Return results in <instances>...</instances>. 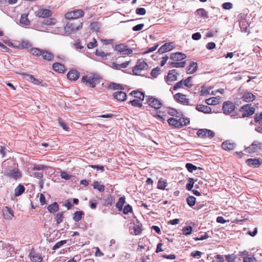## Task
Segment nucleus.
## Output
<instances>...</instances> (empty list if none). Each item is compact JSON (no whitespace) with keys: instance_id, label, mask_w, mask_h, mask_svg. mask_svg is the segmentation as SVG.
Listing matches in <instances>:
<instances>
[{"instance_id":"obj_1","label":"nucleus","mask_w":262,"mask_h":262,"mask_svg":"<svg viewBox=\"0 0 262 262\" xmlns=\"http://www.w3.org/2000/svg\"><path fill=\"white\" fill-rule=\"evenodd\" d=\"M169 125L173 126L177 128H180L183 126L188 125L189 123V120L183 117L179 119L174 118H170L167 120Z\"/></svg>"},{"instance_id":"obj_2","label":"nucleus","mask_w":262,"mask_h":262,"mask_svg":"<svg viewBox=\"0 0 262 262\" xmlns=\"http://www.w3.org/2000/svg\"><path fill=\"white\" fill-rule=\"evenodd\" d=\"M82 28V23H68L64 27V30L67 35L74 33Z\"/></svg>"},{"instance_id":"obj_3","label":"nucleus","mask_w":262,"mask_h":262,"mask_svg":"<svg viewBox=\"0 0 262 262\" xmlns=\"http://www.w3.org/2000/svg\"><path fill=\"white\" fill-rule=\"evenodd\" d=\"M148 68V65L143 59H138L136 64L133 68V72L134 75H140L143 71L147 70Z\"/></svg>"},{"instance_id":"obj_4","label":"nucleus","mask_w":262,"mask_h":262,"mask_svg":"<svg viewBox=\"0 0 262 262\" xmlns=\"http://www.w3.org/2000/svg\"><path fill=\"white\" fill-rule=\"evenodd\" d=\"M84 12L81 9H76L66 13L64 17L67 19H77L84 15Z\"/></svg>"},{"instance_id":"obj_5","label":"nucleus","mask_w":262,"mask_h":262,"mask_svg":"<svg viewBox=\"0 0 262 262\" xmlns=\"http://www.w3.org/2000/svg\"><path fill=\"white\" fill-rule=\"evenodd\" d=\"M115 49L121 55H128L133 53L131 49L127 48V46L122 43L116 45Z\"/></svg>"},{"instance_id":"obj_6","label":"nucleus","mask_w":262,"mask_h":262,"mask_svg":"<svg viewBox=\"0 0 262 262\" xmlns=\"http://www.w3.org/2000/svg\"><path fill=\"white\" fill-rule=\"evenodd\" d=\"M147 103L150 106L155 110H159L162 106V103L160 100L152 96L148 97Z\"/></svg>"},{"instance_id":"obj_7","label":"nucleus","mask_w":262,"mask_h":262,"mask_svg":"<svg viewBox=\"0 0 262 262\" xmlns=\"http://www.w3.org/2000/svg\"><path fill=\"white\" fill-rule=\"evenodd\" d=\"M97 77L94 75L84 76L82 78V81L88 86L94 88L96 86Z\"/></svg>"},{"instance_id":"obj_8","label":"nucleus","mask_w":262,"mask_h":262,"mask_svg":"<svg viewBox=\"0 0 262 262\" xmlns=\"http://www.w3.org/2000/svg\"><path fill=\"white\" fill-rule=\"evenodd\" d=\"M262 150V142L254 141L250 146L246 149L248 152L253 153Z\"/></svg>"},{"instance_id":"obj_9","label":"nucleus","mask_w":262,"mask_h":262,"mask_svg":"<svg viewBox=\"0 0 262 262\" xmlns=\"http://www.w3.org/2000/svg\"><path fill=\"white\" fill-rule=\"evenodd\" d=\"M24 79L29 81L30 82L35 84L39 85L41 83L42 80L40 79L35 78L34 76L25 73L20 74Z\"/></svg>"},{"instance_id":"obj_10","label":"nucleus","mask_w":262,"mask_h":262,"mask_svg":"<svg viewBox=\"0 0 262 262\" xmlns=\"http://www.w3.org/2000/svg\"><path fill=\"white\" fill-rule=\"evenodd\" d=\"M178 74L179 73L177 70H172L169 71L167 76L165 79L166 82L169 85L171 84V82L177 80V76Z\"/></svg>"},{"instance_id":"obj_11","label":"nucleus","mask_w":262,"mask_h":262,"mask_svg":"<svg viewBox=\"0 0 262 262\" xmlns=\"http://www.w3.org/2000/svg\"><path fill=\"white\" fill-rule=\"evenodd\" d=\"M241 110L244 112L242 114L243 117L251 116L253 115L255 112V108L252 106L251 104H247L242 106Z\"/></svg>"},{"instance_id":"obj_12","label":"nucleus","mask_w":262,"mask_h":262,"mask_svg":"<svg viewBox=\"0 0 262 262\" xmlns=\"http://www.w3.org/2000/svg\"><path fill=\"white\" fill-rule=\"evenodd\" d=\"M197 135L199 137L206 138L208 137L210 138H213L214 136V134L213 131L204 128L200 129L197 132Z\"/></svg>"},{"instance_id":"obj_13","label":"nucleus","mask_w":262,"mask_h":262,"mask_svg":"<svg viewBox=\"0 0 262 262\" xmlns=\"http://www.w3.org/2000/svg\"><path fill=\"white\" fill-rule=\"evenodd\" d=\"M35 15L38 17L48 18L52 15V12L46 9H40L35 12Z\"/></svg>"},{"instance_id":"obj_14","label":"nucleus","mask_w":262,"mask_h":262,"mask_svg":"<svg viewBox=\"0 0 262 262\" xmlns=\"http://www.w3.org/2000/svg\"><path fill=\"white\" fill-rule=\"evenodd\" d=\"M5 174L8 177L14 178L15 180H17L21 177L20 171L16 168L7 171L5 172Z\"/></svg>"},{"instance_id":"obj_15","label":"nucleus","mask_w":262,"mask_h":262,"mask_svg":"<svg viewBox=\"0 0 262 262\" xmlns=\"http://www.w3.org/2000/svg\"><path fill=\"white\" fill-rule=\"evenodd\" d=\"M235 108L234 105L233 103L227 101L223 103V111L224 114H229L234 111Z\"/></svg>"},{"instance_id":"obj_16","label":"nucleus","mask_w":262,"mask_h":262,"mask_svg":"<svg viewBox=\"0 0 262 262\" xmlns=\"http://www.w3.org/2000/svg\"><path fill=\"white\" fill-rule=\"evenodd\" d=\"M114 97L119 101H124L126 99V94L121 91H118L114 93Z\"/></svg>"},{"instance_id":"obj_17","label":"nucleus","mask_w":262,"mask_h":262,"mask_svg":"<svg viewBox=\"0 0 262 262\" xmlns=\"http://www.w3.org/2000/svg\"><path fill=\"white\" fill-rule=\"evenodd\" d=\"M29 257L32 262H41L42 258L41 255L32 250L29 253Z\"/></svg>"},{"instance_id":"obj_18","label":"nucleus","mask_w":262,"mask_h":262,"mask_svg":"<svg viewBox=\"0 0 262 262\" xmlns=\"http://www.w3.org/2000/svg\"><path fill=\"white\" fill-rule=\"evenodd\" d=\"M174 97L175 99H176L178 101L181 102L182 103L188 104L189 100L186 98V97L185 95L182 94V93H177L174 96Z\"/></svg>"},{"instance_id":"obj_19","label":"nucleus","mask_w":262,"mask_h":262,"mask_svg":"<svg viewBox=\"0 0 262 262\" xmlns=\"http://www.w3.org/2000/svg\"><path fill=\"white\" fill-rule=\"evenodd\" d=\"M173 48V43L169 42L166 43L162 46L158 50V52L161 53H163L167 51L171 50Z\"/></svg>"},{"instance_id":"obj_20","label":"nucleus","mask_w":262,"mask_h":262,"mask_svg":"<svg viewBox=\"0 0 262 262\" xmlns=\"http://www.w3.org/2000/svg\"><path fill=\"white\" fill-rule=\"evenodd\" d=\"M186 58V55L181 52L172 53L170 56V58L175 61L182 60Z\"/></svg>"},{"instance_id":"obj_21","label":"nucleus","mask_w":262,"mask_h":262,"mask_svg":"<svg viewBox=\"0 0 262 262\" xmlns=\"http://www.w3.org/2000/svg\"><path fill=\"white\" fill-rule=\"evenodd\" d=\"M3 215L7 220H11L14 216L13 211L9 207H6L3 211Z\"/></svg>"},{"instance_id":"obj_22","label":"nucleus","mask_w":262,"mask_h":262,"mask_svg":"<svg viewBox=\"0 0 262 262\" xmlns=\"http://www.w3.org/2000/svg\"><path fill=\"white\" fill-rule=\"evenodd\" d=\"M255 99V96L250 92H247L242 96V99L244 101L249 102L253 101Z\"/></svg>"},{"instance_id":"obj_23","label":"nucleus","mask_w":262,"mask_h":262,"mask_svg":"<svg viewBox=\"0 0 262 262\" xmlns=\"http://www.w3.org/2000/svg\"><path fill=\"white\" fill-rule=\"evenodd\" d=\"M246 162L249 166L254 167H258L261 164V162L260 161L256 159H248L246 161Z\"/></svg>"},{"instance_id":"obj_24","label":"nucleus","mask_w":262,"mask_h":262,"mask_svg":"<svg viewBox=\"0 0 262 262\" xmlns=\"http://www.w3.org/2000/svg\"><path fill=\"white\" fill-rule=\"evenodd\" d=\"M79 76V73L76 70H71L68 72L67 77L71 80H76Z\"/></svg>"},{"instance_id":"obj_25","label":"nucleus","mask_w":262,"mask_h":262,"mask_svg":"<svg viewBox=\"0 0 262 262\" xmlns=\"http://www.w3.org/2000/svg\"><path fill=\"white\" fill-rule=\"evenodd\" d=\"M196 110L206 114H209L211 112V108L210 107L202 104L197 105Z\"/></svg>"},{"instance_id":"obj_26","label":"nucleus","mask_w":262,"mask_h":262,"mask_svg":"<svg viewBox=\"0 0 262 262\" xmlns=\"http://www.w3.org/2000/svg\"><path fill=\"white\" fill-rule=\"evenodd\" d=\"M130 61H126L121 64H117L115 62L112 63V67L116 70H120L121 69H124L127 67Z\"/></svg>"},{"instance_id":"obj_27","label":"nucleus","mask_w":262,"mask_h":262,"mask_svg":"<svg viewBox=\"0 0 262 262\" xmlns=\"http://www.w3.org/2000/svg\"><path fill=\"white\" fill-rule=\"evenodd\" d=\"M53 69L55 71L60 73H63L65 71L64 66L58 62L54 63L53 64Z\"/></svg>"},{"instance_id":"obj_28","label":"nucleus","mask_w":262,"mask_h":262,"mask_svg":"<svg viewBox=\"0 0 262 262\" xmlns=\"http://www.w3.org/2000/svg\"><path fill=\"white\" fill-rule=\"evenodd\" d=\"M198 68V64L196 62L192 61L190 62L189 66L187 69V72L188 74L193 73Z\"/></svg>"},{"instance_id":"obj_29","label":"nucleus","mask_w":262,"mask_h":262,"mask_svg":"<svg viewBox=\"0 0 262 262\" xmlns=\"http://www.w3.org/2000/svg\"><path fill=\"white\" fill-rule=\"evenodd\" d=\"M93 187L94 189H96L100 192H103L105 190V186L101 184L98 181L94 182Z\"/></svg>"},{"instance_id":"obj_30","label":"nucleus","mask_w":262,"mask_h":262,"mask_svg":"<svg viewBox=\"0 0 262 262\" xmlns=\"http://www.w3.org/2000/svg\"><path fill=\"white\" fill-rule=\"evenodd\" d=\"M84 212L82 211H76L74 214L73 219L75 222H79L84 216Z\"/></svg>"},{"instance_id":"obj_31","label":"nucleus","mask_w":262,"mask_h":262,"mask_svg":"<svg viewBox=\"0 0 262 262\" xmlns=\"http://www.w3.org/2000/svg\"><path fill=\"white\" fill-rule=\"evenodd\" d=\"M41 55L44 59L48 61L52 60L54 58L53 54L51 52L43 50Z\"/></svg>"},{"instance_id":"obj_32","label":"nucleus","mask_w":262,"mask_h":262,"mask_svg":"<svg viewBox=\"0 0 262 262\" xmlns=\"http://www.w3.org/2000/svg\"><path fill=\"white\" fill-rule=\"evenodd\" d=\"M19 21L20 24L25 26H29L30 24V21L28 18V14L26 13L21 14Z\"/></svg>"},{"instance_id":"obj_33","label":"nucleus","mask_w":262,"mask_h":262,"mask_svg":"<svg viewBox=\"0 0 262 262\" xmlns=\"http://www.w3.org/2000/svg\"><path fill=\"white\" fill-rule=\"evenodd\" d=\"M222 147L224 150H230L234 148V144L227 141L222 143Z\"/></svg>"},{"instance_id":"obj_34","label":"nucleus","mask_w":262,"mask_h":262,"mask_svg":"<svg viewBox=\"0 0 262 262\" xmlns=\"http://www.w3.org/2000/svg\"><path fill=\"white\" fill-rule=\"evenodd\" d=\"M25 190V188L23 185L19 184L14 190V195L15 196L20 195Z\"/></svg>"},{"instance_id":"obj_35","label":"nucleus","mask_w":262,"mask_h":262,"mask_svg":"<svg viewBox=\"0 0 262 262\" xmlns=\"http://www.w3.org/2000/svg\"><path fill=\"white\" fill-rule=\"evenodd\" d=\"M134 97L137 98L141 100H143L144 98V94L138 91H133L131 93Z\"/></svg>"},{"instance_id":"obj_36","label":"nucleus","mask_w":262,"mask_h":262,"mask_svg":"<svg viewBox=\"0 0 262 262\" xmlns=\"http://www.w3.org/2000/svg\"><path fill=\"white\" fill-rule=\"evenodd\" d=\"M59 209V206L56 202L49 205L48 210L50 213H54L56 212Z\"/></svg>"},{"instance_id":"obj_37","label":"nucleus","mask_w":262,"mask_h":262,"mask_svg":"<svg viewBox=\"0 0 262 262\" xmlns=\"http://www.w3.org/2000/svg\"><path fill=\"white\" fill-rule=\"evenodd\" d=\"M206 102L208 105H216L220 102V99L216 97H212L206 99Z\"/></svg>"},{"instance_id":"obj_38","label":"nucleus","mask_w":262,"mask_h":262,"mask_svg":"<svg viewBox=\"0 0 262 262\" xmlns=\"http://www.w3.org/2000/svg\"><path fill=\"white\" fill-rule=\"evenodd\" d=\"M108 88L114 90H121L123 89V88L121 84H117L114 82H111L108 85Z\"/></svg>"},{"instance_id":"obj_39","label":"nucleus","mask_w":262,"mask_h":262,"mask_svg":"<svg viewBox=\"0 0 262 262\" xmlns=\"http://www.w3.org/2000/svg\"><path fill=\"white\" fill-rule=\"evenodd\" d=\"M186 64V61L178 62L177 61H172L169 63L170 66L174 68H183L184 67Z\"/></svg>"},{"instance_id":"obj_40","label":"nucleus","mask_w":262,"mask_h":262,"mask_svg":"<svg viewBox=\"0 0 262 262\" xmlns=\"http://www.w3.org/2000/svg\"><path fill=\"white\" fill-rule=\"evenodd\" d=\"M95 54L96 56L101 57L103 60H106L107 56L110 55L109 53H106L102 51H99L98 50L96 51Z\"/></svg>"},{"instance_id":"obj_41","label":"nucleus","mask_w":262,"mask_h":262,"mask_svg":"<svg viewBox=\"0 0 262 262\" xmlns=\"http://www.w3.org/2000/svg\"><path fill=\"white\" fill-rule=\"evenodd\" d=\"M125 202V198L124 197H121L116 204V207L119 210L121 211L122 210L123 206Z\"/></svg>"},{"instance_id":"obj_42","label":"nucleus","mask_w":262,"mask_h":262,"mask_svg":"<svg viewBox=\"0 0 262 262\" xmlns=\"http://www.w3.org/2000/svg\"><path fill=\"white\" fill-rule=\"evenodd\" d=\"M248 23L246 21H242L239 22V27L242 32H249V31L248 30Z\"/></svg>"},{"instance_id":"obj_43","label":"nucleus","mask_w":262,"mask_h":262,"mask_svg":"<svg viewBox=\"0 0 262 262\" xmlns=\"http://www.w3.org/2000/svg\"><path fill=\"white\" fill-rule=\"evenodd\" d=\"M57 22V20L55 18H50L47 19H45L43 21V24L48 25V26H52L54 25Z\"/></svg>"},{"instance_id":"obj_44","label":"nucleus","mask_w":262,"mask_h":262,"mask_svg":"<svg viewBox=\"0 0 262 262\" xmlns=\"http://www.w3.org/2000/svg\"><path fill=\"white\" fill-rule=\"evenodd\" d=\"M195 13L196 15H199L202 17H205V18L208 17L207 12L205 11V9H204L203 8H200V9H198L196 10Z\"/></svg>"},{"instance_id":"obj_45","label":"nucleus","mask_w":262,"mask_h":262,"mask_svg":"<svg viewBox=\"0 0 262 262\" xmlns=\"http://www.w3.org/2000/svg\"><path fill=\"white\" fill-rule=\"evenodd\" d=\"M42 51L39 48H32L31 49V53L35 56H39L42 54Z\"/></svg>"},{"instance_id":"obj_46","label":"nucleus","mask_w":262,"mask_h":262,"mask_svg":"<svg viewBox=\"0 0 262 262\" xmlns=\"http://www.w3.org/2000/svg\"><path fill=\"white\" fill-rule=\"evenodd\" d=\"M91 29L94 31H99L100 29V24L98 22H94L90 25Z\"/></svg>"},{"instance_id":"obj_47","label":"nucleus","mask_w":262,"mask_h":262,"mask_svg":"<svg viewBox=\"0 0 262 262\" xmlns=\"http://www.w3.org/2000/svg\"><path fill=\"white\" fill-rule=\"evenodd\" d=\"M186 201L188 205L192 207L195 205L196 199L193 196H189L187 198Z\"/></svg>"},{"instance_id":"obj_48","label":"nucleus","mask_w":262,"mask_h":262,"mask_svg":"<svg viewBox=\"0 0 262 262\" xmlns=\"http://www.w3.org/2000/svg\"><path fill=\"white\" fill-rule=\"evenodd\" d=\"M20 45L23 48L25 49H29L32 47V45L30 41L26 40H22L20 43Z\"/></svg>"},{"instance_id":"obj_49","label":"nucleus","mask_w":262,"mask_h":262,"mask_svg":"<svg viewBox=\"0 0 262 262\" xmlns=\"http://www.w3.org/2000/svg\"><path fill=\"white\" fill-rule=\"evenodd\" d=\"M183 234L185 235H188L191 233L192 227L190 226L184 227L182 229Z\"/></svg>"},{"instance_id":"obj_50","label":"nucleus","mask_w":262,"mask_h":262,"mask_svg":"<svg viewBox=\"0 0 262 262\" xmlns=\"http://www.w3.org/2000/svg\"><path fill=\"white\" fill-rule=\"evenodd\" d=\"M192 77H188L187 79L183 80V84L187 88H190L193 86L191 83Z\"/></svg>"},{"instance_id":"obj_51","label":"nucleus","mask_w":262,"mask_h":262,"mask_svg":"<svg viewBox=\"0 0 262 262\" xmlns=\"http://www.w3.org/2000/svg\"><path fill=\"white\" fill-rule=\"evenodd\" d=\"M187 170L190 172H192L194 170L197 169V167L191 163H187L185 165Z\"/></svg>"},{"instance_id":"obj_52","label":"nucleus","mask_w":262,"mask_h":262,"mask_svg":"<svg viewBox=\"0 0 262 262\" xmlns=\"http://www.w3.org/2000/svg\"><path fill=\"white\" fill-rule=\"evenodd\" d=\"M194 183V181L193 178H189L188 179V183L186 184V188L188 190H191L193 185Z\"/></svg>"},{"instance_id":"obj_53","label":"nucleus","mask_w":262,"mask_h":262,"mask_svg":"<svg viewBox=\"0 0 262 262\" xmlns=\"http://www.w3.org/2000/svg\"><path fill=\"white\" fill-rule=\"evenodd\" d=\"M67 240L60 241L57 242L53 247V250H55L67 243Z\"/></svg>"},{"instance_id":"obj_54","label":"nucleus","mask_w":262,"mask_h":262,"mask_svg":"<svg viewBox=\"0 0 262 262\" xmlns=\"http://www.w3.org/2000/svg\"><path fill=\"white\" fill-rule=\"evenodd\" d=\"M160 72V68L159 67H157L154 69L151 72V76L154 78H156L158 75H159Z\"/></svg>"},{"instance_id":"obj_55","label":"nucleus","mask_w":262,"mask_h":262,"mask_svg":"<svg viewBox=\"0 0 262 262\" xmlns=\"http://www.w3.org/2000/svg\"><path fill=\"white\" fill-rule=\"evenodd\" d=\"M133 229H134L135 235H138L140 234L142 230L140 225L139 224L134 225V226L133 227Z\"/></svg>"},{"instance_id":"obj_56","label":"nucleus","mask_w":262,"mask_h":262,"mask_svg":"<svg viewBox=\"0 0 262 262\" xmlns=\"http://www.w3.org/2000/svg\"><path fill=\"white\" fill-rule=\"evenodd\" d=\"M63 219V212L58 213L56 215V221L58 224L62 222Z\"/></svg>"},{"instance_id":"obj_57","label":"nucleus","mask_w":262,"mask_h":262,"mask_svg":"<svg viewBox=\"0 0 262 262\" xmlns=\"http://www.w3.org/2000/svg\"><path fill=\"white\" fill-rule=\"evenodd\" d=\"M166 186V183L164 182V181H163L161 179L159 180L158 185H157L158 188L163 190L165 188Z\"/></svg>"},{"instance_id":"obj_58","label":"nucleus","mask_w":262,"mask_h":262,"mask_svg":"<svg viewBox=\"0 0 262 262\" xmlns=\"http://www.w3.org/2000/svg\"><path fill=\"white\" fill-rule=\"evenodd\" d=\"M60 177H61V178L66 180H69L71 178L72 176L70 175L65 171H61L60 173Z\"/></svg>"},{"instance_id":"obj_59","label":"nucleus","mask_w":262,"mask_h":262,"mask_svg":"<svg viewBox=\"0 0 262 262\" xmlns=\"http://www.w3.org/2000/svg\"><path fill=\"white\" fill-rule=\"evenodd\" d=\"M130 103H131L132 105L134 106L141 107V106H142V103H140V101L137 99H134L132 101H130Z\"/></svg>"},{"instance_id":"obj_60","label":"nucleus","mask_w":262,"mask_h":262,"mask_svg":"<svg viewBox=\"0 0 262 262\" xmlns=\"http://www.w3.org/2000/svg\"><path fill=\"white\" fill-rule=\"evenodd\" d=\"M136 13L138 15H143L146 13V10L143 8H138L136 10Z\"/></svg>"},{"instance_id":"obj_61","label":"nucleus","mask_w":262,"mask_h":262,"mask_svg":"<svg viewBox=\"0 0 262 262\" xmlns=\"http://www.w3.org/2000/svg\"><path fill=\"white\" fill-rule=\"evenodd\" d=\"M168 113L170 116L179 117V116L178 115L179 113L176 109L174 108H169L168 111Z\"/></svg>"},{"instance_id":"obj_62","label":"nucleus","mask_w":262,"mask_h":262,"mask_svg":"<svg viewBox=\"0 0 262 262\" xmlns=\"http://www.w3.org/2000/svg\"><path fill=\"white\" fill-rule=\"evenodd\" d=\"M97 45V42L95 39H93V41L89 42L87 45V47L89 49H93L96 47Z\"/></svg>"},{"instance_id":"obj_63","label":"nucleus","mask_w":262,"mask_h":262,"mask_svg":"<svg viewBox=\"0 0 262 262\" xmlns=\"http://www.w3.org/2000/svg\"><path fill=\"white\" fill-rule=\"evenodd\" d=\"M255 122H259L262 120V112L259 113H256L255 115Z\"/></svg>"},{"instance_id":"obj_64","label":"nucleus","mask_w":262,"mask_h":262,"mask_svg":"<svg viewBox=\"0 0 262 262\" xmlns=\"http://www.w3.org/2000/svg\"><path fill=\"white\" fill-rule=\"evenodd\" d=\"M255 258L252 256L250 257H244L243 262H255Z\"/></svg>"}]
</instances>
